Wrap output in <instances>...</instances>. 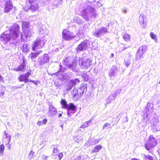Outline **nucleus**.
Here are the masks:
<instances>
[{"label": "nucleus", "instance_id": "nucleus-26", "mask_svg": "<svg viewBox=\"0 0 160 160\" xmlns=\"http://www.w3.org/2000/svg\"><path fill=\"white\" fill-rule=\"evenodd\" d=\"M22 49L23 52H26L29 51L30 48L28 47V44H24L22 48Z\"/></svg>", "mask_w": 160, "mask_h": 160}, {"label": "nucleus", "instance_id": "nucleus-46", "mask_svg": "<svg viewBox=\"0 0 160 160\" xmlns=\"http://www.w3.org/2000/svg\"><path fill=\"white\" fill-rule=\"evenodd\" d=\"M63 154L61 152V153H60L58 155L59 159L60 160V159H61V158H62V157H63Z\"/></svg>", "mask_w": 160, "mask_h": 160}, {"label": "nucleus", "instance_id": "nucleus-61", "mask_svg": "<svg viewBox=\"0 0 160 160\" xmlns=\"http://www.w3.org/2000/svg\"><path fill=\"white\" fill-rule=\"evenodd\" d=\"M21 38H22V40H24V39L23 38V37L22 34V33H21Z\"/></svg>", "mask_w": 160, "mask_h": 160}, {"label": "nucleus", "instance_id": "nucleus-40", "mask_svg": "<svg viewBox=\"0 0 160 160\" xmlns=\"http://www.w3.org/2000/svg\"><path fill=\"white\" fill-rule=\"evenodd\" d=\"M5 138L7 139V140L8 141V144H9L11 142V137L10 136V135H8V136H6Z\"/></svg>", "mask_w": 160, "mask_h": 160}, {"label": "nucleus", "instance_id": "nucleus-2", "mask_svg": "<svg viewBox=\"0 0 160 160\" xmlns=\"http://www.w3.org/2000/svg\"><path fill=\"white\" fill-rule=\"evenodd\" d=\"M95 0H88V2H82L80 5L79 11L83 19L88 22L92 18H96L97 13L96 10L93 7L92 3Z\"/></svg>", "mask_w": 160, "mask_h": 160}, {"label": "nucleus", "instance_id": "nucleus-30", "mask_svg": "<svg viewBox=\"0 0 160 160\" xmlns=\"http://www.w3.org/2000/svg\"><path fill=\"white\" fill-rule=\"evenodd\" d=\"M79 93V91L78 89L77 90L76 88H74L72 92V93L73 97H75L77 95H78Z\"/></svg>", "mask_w": 160, "mask_h": 160}, {"label": "nucleus", "instance_id": "nucleus-45", "mask_svg": "<svg viewBox=\"0 0 160 160\" xmlns=\"http://www.w3.org/2000/svg\"><path fill=\"white\" fill-rule=\"evenodd\" d=\"M42 122L43 125L45 124L47 122V119L46 118H45L42 120Z\"/></svg>", "mask_w": 160, "mask_h": 160}, {"label": "nucleus", "instance_id": "nucleus-63", "mask_svg": "<svg viewBox=\"0 0 160 160\" xmlns=\"http://www.w3.org/2000/svg\"><path fill=\"white\" fill-rule=\"evenodd\" d=\"M114 55L113 53H112L111 54L110 57L111 58L113 57H114Z\"/></svg>", "mask_w": 160, "mask_h": 160}, {"label": "nucleus", "instance_id": "nucleus-64", "mask_svg": "<svg viewBox=\"0 0 160 160\" xmlns=\"http://www.w3.org/2000/svg\"><path fill=\"white\" fill-rule=\"evenodd\" d=\"M131 160H140L135 158H133Z\"/></svg>", "mask_w": 160, "mask_h": 160}, {"label": "nucleus", "instance_id": "nucleus-48", "mask_svg": "<svg viewBox=\"0 0 160 160\" xmlns=\"http://www.w3.org/2000/svg\"><path fill=\"white\" fill-rule=\"evenodd\" d=\"M37 125H38L39 126H40L41 125H42L43 124L42 123V122L41 121H38L37 123Z\"/></svg>", "mask_w": 160, "mask_h": 160}, {"label": "nucleus", "instance_id": "nucleus-54", "mask_svg": "<svg viewBox=\"0 0 160 160\" xmlns=\"http://www.w3.org/2000/svg\"><path fill=\"white\" fill-rule=\"evenodd\" d=\"M37 0H29V2L30 3L35 2Z\"/></svg>", "mask_w": 160, "mask_h": 160}, {"label": "nucleus", "instance_id": "nucleus-31", "mask_svg": "<svg viewBox=\"0 0 160 160\" xmlns=\"http://www.w3.org/2000/svg\"><path fill=\"white\" fill-rule=\"evenodd\" d=\"M115 98H114V96H113L112 95H111L107 98V103H110L112 102V101H114L115 100Z\"/></svg>", "mask_w": 160, "mask_h": 160}, {"label": "nucleus", "instance_id": "nucleus-36", "mask_svg": "<svg viewBox=\"0 0 160 160\" xmlns=\"http://www.w3.org/2000/svg\"><path fill=\"white\" fill-rule=\"evenodd\" d=\"M144 160H154L153 157L150 155H144Z\"/></svg>", "mask_w": 160, "mask_h": 160}, {"label": "nucleus", "instance_id": "nucleus-12", "mask_svg": "<svg viewBox=\"0 0 160 160\" xmlns=\"http://www.w3.org/2000/svg\"><path fill=\"white\" fill-rule=\"evenodd\" d=\"M63 38L65 40H70L75 37V35L67 29L63 30L62 32Z\"/></svg>", "mask_w": 160, "mask_h": 160}, {"label": "nucleus", "instance_id": "nucleus-28", "mask_svg": "<svg viewBox=\"0 0 160 160\" xmlns=\"http://www.w3.org/2000/svg\"><path fill=\"white\" fill-rule=\"evenodd\" d=\"M38 4L37 3L32 4L30 8V9L32 11H35L38 10Z\"/></svg>", "mask_w": 160, "mask_h": 160}, {"label": "nucleus", "instance_id": "nucleus-27", "mask_svg": "<svg viewBox=\"0 0 160 160\" xmlns=\"http://www.w3.org/2000/svg\"><path fill=\"white\" fill-rule=\"evenodd\" d=\"M29 23L27 21L23 22L22 24V29L23 30H28V27L29 26Z\"/></svg>", "mask_w": 160, "mask_h": 160}, {"label": "nucleus", "instance_id": "nucleus-25", "mask_svg": "<svg viewBox=\"0 0 160 160\" xmlns=\"http://www.w3.org/2000/svg\"><path fill=\"white\" fill-rule=\"evenodd\" d=\"M59 69L58 71L55 73H53L52 74V75H55L56 76H58V73L60 72H63L65 71L66 68L64 67H63L61 65V64L59 65Z\"/></svg>", "mask_w": 160, "mask_h": 160}, {"label": "nucleus", "instance_id": "nucleus-1", "mask_svg": "<svg viewBox=\"0 0 160 160\" xmlns=\"http://www.w3.org/2000/svg\"><path fill=\"white\" fill-rule=\"evenodd\" d=\"M20 34L18 25L14 24L10 28L9 31H6L0 36V41L4 44L8 45L11 43L16 46L19 45L21 41L17 40Z\"/></svg>", "mask_w": 160, "mask_h": 160}, {"label": "nucleus", "instance_id": "nucleus-5", "mask_svg": "<svg viewBox=\"0 0 160 160\" xmlns=\"http://www.w3.org/2000/svg\"><path fill=\"white\" fill-rule=\"evenodd\" d=\"M144 118H151V116H155V113L153 111V104L150 102H148L144 111Z\"/></svg>", "mask_w": 160, "mask_h": 160}, {"label": "nucleus", "instance_id": "nucleus-13", "mask_svg": "<svg viewBox=\"0 0 160 160\" xmlns=\"http://www.w3.org/2000/svg\"><path fill=\"white\" fill-rule=\"evenodd\" d=\"M119 71V69L116 66H112L110 68L108 71V75L109 77L111 78L112 77L116 76Z\"/></svg>", "mask_w": 160, "mask_h": 160}, {"label": "nucleus", "instance_id": "nucleus-20", "mask_svg": "<svg viewBox=\"0 0 160 160\" xmlns=\"http://www.w3.org/2000/svg\"><path fill=\"white\" fill-rule=\"evenodd\" d=\"M26 68V62L24 60H23L22 62L20 65L18 67L14 68V70L16 71H22L24 72L25 68Z\"/></svg>", "mask_w": 160, "mask_h": 160}, {"label": "nucleus", "instance_id": "nucleus-10", "mask_svg": "<svg viewBox=\"0 0 160 160\" xmlns=\"http://www.w3.org/2000/svg\"><path fill=\"white\" fill-rule=\"evenodd\" d=\"M108 32V29L104 27H102L96 29L93 35L95 37L99 38Z\"/></svg>", "mask_w": 160, "mask_h": 160}, {"label": "nucleus", "instance_id": "nucleus-49", "mask_svg": "<svg viewBox=\"0 0 160 160\" xmlns=\"http://www.w3.org/2000/svg\"><path fill=\"white\" fill-rule=\"evenodd\" d=\"M56 2V4H58V3H60L62 1V0H54Z\"/></svg>", "mask_w": 160, "mask_h": 160}, {"label": "nucleus", "instance_id": "nucleus-59", "mask_svg": "<svg viewBox=\"0 0 160 160\" xmlns=\"http://www.w3.org/2000/svg\"><path fill=\"white\" fill-rule=\"evenodd\" d=\"M4 134L6 136H8V134L6 132V131H5L4 132Z\"/></svg>", "mask_w": 160, "mask_h": 160}, {"label": "nucleus", "instance_id": "nucleus-39", "mask_svg": "<svg viewBox=\"0 0 160 160\" xmlns=\"http://www.w3.org/2000/svg\"><path fill=\"white\" fill-rule=\"evenodd\" d=\"M150 36L151 38L155 40L157 39V36L156 35L152 32H151L150 33Z\"/></svg>", "mask_w": 160, "mask_h": 160}, {"label": "nucleus", "instance_id": "nucleus-17", "mask_svg": "<svg viewBox=\"0 0 160 160\" xmlns=\"http://www.w3.org/2000/svg\"><path fill=\"white\" fill-rule=\"evenodd\" d=\"M147 18L144 14H141L139 18V22L140 25L143 28H145L146 27L147 24Z\"/></svg>", "mask_w": 160, "mask_h": 160}, {"label": "nucleus", "instance_id": "nucleus-55", "mask_svg": "<svg viewBox=\"0 0 160 160\" xmlns=\"http://www.w3.org/2000/svg\"><path fill=\"white\" fill-rule=\"evenodd\" d=\"M34 153V152L32 151H31L30 152V154L29 155V156H30V154H31L32 155V156H30L31 157H32V154Z\"/></svg>", "mask_w": 160, "mask_h": 160}, {"label": "nucleus", "instance_id": "nucleus-18", "mask_svg": "<svg viewBox=\"0 0 160 160\" xmlns=\"http://www.w3.org/2000/svg\"><path fill=\"white\" fill-rule=\"evenodd\" d=\"M48 113L50 116H54L56 115L57 111L56 108L51 104L49 105Z\"/></svg>", "mask_w": 160, "mask_h": 160}, {"label": "nucleus", "instance_id": "nucleus-33", "mask_svg": "<svg viewBox=\"0 0 160 160\" xmlns=\"http://www.w3.org/2000/svg\"><path fill=\"white\" fill-rule=\"evenodd\" d=\"M112 128L111 127V124L108 122L105 123L102 127V129L105 130L108 129L109 128Z\"/></svg>", "mask_w": 160, "mask_h": 160}, {"label": "nucleus", "instance_id": "nucleus-24", "mask_svg": "<svg viewBox=\"0 0 160 160\" xmlns=\"http://www.w3.org/2000/svg\"><path fill=\"white\" fill-rule=\"evenodd\" d=\"M18 79L20 82H24L25 83L29 82V79L27 78L23 74L21 75L18 77Z\"/></svg>", "mask_w": 160, "mask_h": 160}, {"label": "nucleus", "instance_id": "nucleus-19", "mask_svg": "<svg viewBox=\"0 0 160 160\" xmlns=\"http://www.w3.org/2000/svg\"><path fill=\"white\" fill-rule=\"evenodd\" d=\"M87 84L83 83L81 84L78 89L79 93L81 96L83 93L86 92L87 90Z\"/></svg>", "mask_w": 160, "mask_h": 160}, {"label": "nucleus", "instance_id": "nucleus-29", "mask_svg": "<svg viewBox=\"0 0 160 160\" xmlns=\"http://www.w3.org/2000/svg\"><path fill=\"white\" fill-rule=\"evenodd\" d=\"M102 147V146L100 145H97L92 150V152H98L101 150Z\"/></svg>", "mask_w": 160, "mask_h": 160}, {"label": "nucleus", "instance_id": "nucleus-8", "mask_svg": "<svg viewBox=\"0 0 160 160\" xmlns=\"http://www.w3.org/2000/svg\"><path fill=\"white\" fill-rule=\"evenodd\" d=\"M46 40L44 37L37 39L34 42L32 46V50L35 51L36 49L40 48L43 47L46 43Z\"/></svg>", "mask_w": 160, "mask_h": 160}, {"label": "nucleus", "instance_id": "nucleus-15", "mask_svg": "<svg viewBox=\"0 0 160 160\" xmlns=\"http://www.w3.org/2000/svg\"><path fill=\"white\" fill-rule=\"evenodd\" d=\"M80 82V80L77 78L70 80L68 84L65 86V89L67 91H69L77 83Z\"/></svg>", "mask_w": 160, "mask_h": 160}, {"label": "nucleus", "instance_id": "nucleus-38", "mask_svg": "<svg viewBox=\"0 0 160 160\" xmlns=\"http://www.w3.org/2000/svg\"><path fill=\"white\" fill-rule=\"evenodd\" d=\"M89 122H86L84 124H83L81 127V128H85L88 127L89 126Z\"/></svg>", "mask_w": 160, "mask_h": 160}, {"label": "nucleus", "instance_id": "nucleus-21", "mask_svg": "<svg viewBox=\"0 0 160 160\" xmlns=\"http://www.w3.org/2000/svg\"><path fill=\"white\" fill-rule=\"evenodd\" d=\"M66 109L67 110L72 111L75 112L76 111V107L73 103H70L68 104Z\"/></svg>", "mask_w": 160, "mask_h": 160}, {"label": "nucleus", "instance_id": "nucleus-3", "mask_svg": "<svg viewBox=\"0 0 160 160\" xmlns=\"http://www.w3.org/2000/svg\"><path fill=\"white\" fill-rule=\"evenodd\" d=\"M63 63L67 66L68 68L74 72H78V69H77V64L71 57H67L63 60Z\"/></svg>", "mask_w": 160, "mask_h": 160}, {"label": "nucleus", "instance_id": "nucleus-43", "mask_svg": "<svg viewBox=\"0 0 160 160\" xmlns=\"http://www.w3.org/2000/svg\"><path fill=\"white\" fill-rule=\"evenodd\" d=\"M29 82H31L34 83L36 85H37L38 84V81H34L32 80H29Z\"/></svg>", "mask_w": 160, "mask_h": 160}, {"label": "nucleus", "instance_id": "nucleus-41", "mask_svg": "<svg viewBox=\"0 0 160 160\" xmlns=\"http://www.w3.org/2000/svg\"><path fill=\"white\" fill-rule=\"evenodd\" d=\"M39 55V53H32L31 55V57L32 59L36 57Z\"/></svg>", "mask_w": 160, "mask_h": 160}, {"label": "nucleus", "instance_id": "nucleus-57", "mask_svg": "<svg viewBox=\"0 0 160 160\" xmlns=\"http://www.w3.org/2000/svg\"><path fill=\"white\" fill-rule=\"evenodd\" d=\"M130 46H128V47H124L123 48L122 50H123V51H124V50H125L126 49H127V48H130Z\"/></svg>", "mask_w": 160, "mask_h": 160}, {"label": "nucleus", "instance_id": "nucleus-23", "mask_svg": "<svg viewBox=\"0 0 160 160\" xmlns=\"http://www.w3.org/2000/svg\"><path fill=\"white\" fill-rule=\"evenodd\" d=\"M24 36L26 40H29V38L32 36L31 32L28 30H23Z\"/></svg>", "mask_w": 160, "mask_h": 160}, {"label": "nucleus", "instance_id": "nucleus-22", "mask_svg": "<svg viewBox=\"0 0 160 160\" xmlns=\"http://www.w3.org/2000/svg\"><path fill=\"white\" fill-rule=\"evenodd\" d=\"M131 57V55L130 53H128L125 58L124 62L127 67H128L130 64Z\"/></svg>", "mask_w": 160, "mask_h": 160}, {"label": "nucleus", "instance_id": "nucleus-62", "mask_svg": "<svg viewBox=\"0 0 160 160\" xmlns=\"http://www.w3.org/2000/svg\"><path fill=\"white\" fill-rule=\"evenodd\" d=\"M48 158V156H46L43 159V160H46Z\"/></svg>", "mask_w": 160, "mask_h": 160}, {"label": "nucleus", "instance_id": "nucleus-50", "mask_svg": "<svg viewBox=\"0 0 160 160\" xmlns=\"http://www.w3.org/2000/svg\"><path fill=\"white\" fill-rule=\"evenodd\" d=\"M61 75L62 76V78H60L61 80L62 81L65 80V78L64 77L65 75L64 74H62Z\"/></svg>", "mask_w": 160, "mask_h": 160}, {"label": "nucleus", "instance_id": "nucleus-16", "mask_svg": "<svg viewBox=\"0 0 160 160\" xmlns=\"http://www.w3.org/2000/svg\"><path fill=\"white\" fill-rule=\"evenodd\" d=\"M49 60V58L48 54H44L42 57L39 58V65L41 66L46 64Z\"/></svg>", "mask_w": 160, "mask_h": 160}, {"label": "nucleus", "instance_id": "nucleus-34", "mask_svg": "<svg viewBox=\"0 0 160 160\" xmlns=\"http://www.w3.org/2000/svg\"><path fill=\"white\" fill-rule=\"evenodd\" d=\"M5 94V88L0 85V98H2Z\"/></svg>", "mask_w": 160, "mask_h": 160}, {"label": "nucleus", "instance_id": "nucleus-56", "mask_svg": "<svg viewBox=\"0 0 160 160\" xmlns=\"http://www.w3.org/2000/svg\"><path fill=\"white\" fill-rule=\"evenodd\" d=\"M71 112V111L69 110H67V115L69 117L70 116V113Z\"/></svg>", "mask_w": 160, "mask_h": 160}, {"label": "nucleus", "instance_id": "nucleus-60", "mask_svg": "<svg viewBox=\"0 0 160 160\" xmlns=\"http://www.w3.org/2000/svg\"><path fill=\"white\" fill-rule=\"evenodd\" d=\"M81 159V157L80 156H78V157L77 159H76V160H79Z\"/></svg>", "mask_w": 160, "mask_h": 160}, {"label": "nucleus", "instance_id": "nucleus-53", "mask_svg": "<svg viewBox=\"0 0 160 160\" xmlns=\"http://www.w3.org/2000/svg\"><path fill=\"white\" fill-rule=\"evenodd\" d=\"M118 94L117 92L116 91L112 95L113 96H114V98H115V97L117 96Z\"/></svg>", "mask_w": 160, "mask_h": 160}, {"label": "nucleus", "instance_id": "nucleus-11", "mask_svg": "<svg viewBox=\"0 0 160 160\" xmlns=\"http://www.w3.org/2000/svg\"><path fill=\"white\" fill-rule=\"evenodd\" d=\"M90 43L89 40H85L79 44L76 48V50L77 52H79L80 51L86 50L89 48L90 46Z\"/></svg>", "mask_w": 160, "mask_h": 160}, {"label": "nucleus", "instance_id": "nucleus-6", "mask_svg": "<svg viewBox=\"0 0 160 160\" xmlns=\"http://www.w3.org/2000/svg\"><path fill=\"white\" fill-rule=\"evenodd\" d=\"M157 144V140L153 135H150L145 144V148L147 150L153 148Z\"/></svg>", "mask_w": 160, "mask_h": 160}, {"label": "nucleus", "instance_id": "nucleus-44", "mask_svg": "<svg viewBox=\"0 0 160 160\" xmlns=\"http://www.w3.org/2000/svg\"><path fill=\"white\" fill-rule=\"evenodd\" d=\"M58 152V150L57 148H54V149L53 150V154L52 155H55L54 154H57V153Z\"/></svg>", "mask_w": 160, "mask_h": 160}, {"label": "nucleus", "instance_id": "nucleus-14", "mask_svg": "<svg viewBox=\"0 0 160 160\" xmlns=\"http://www.w3.org/2000/svg\"><path fill=\"white\" fill-rule=\"evenodd\" d=\"M147 49V47L146 45H143L139 47L136 53V60H139L142 56L143 54L145 53Z\"/></svg>", "mask_w": 160, "mask_h": 160}, {"label": "nucleus", "instance_id": "nucleus-51", "mask_svg": "<svg viewBox=\"0 0 160 160\" xmlns=\"http://www.w3.org/2000/svg\"><path fill=\"white\" fill-rule=\"evenodd\" d=\"M116 91L117 92L118 94H120L122 91V89H117Z\"/></svg>", "mask_w": 160, "mask_h": 160}, {"label": "nucleus", "instance_id": "nucleus-7", "mask_svg": "<svg viewBox=\"0 0 160 160\" xmlns=\"http://www.w3.org/2000/svg\"><path fill=\"white\" fill-rule=\"evenodd\" d=\"M0 4L2 7H4L3 11L5 13L9 12L13 9L12 3L11 0H1Z\"/></svg>", "mask_w": 160, "mask_h": 160}, {"label": "nucleus", "instance_id": "nucleus-52", "mask_svg": "<svg viewBox=\"0 0 160 160\" xmlns=\"http://www.w3.org/2000/svg\"><path fill=\"white\" fill-rule=\"evenodd\" d=\"M118 94L117 92L116 91L112 95L113 96H114V98H115V97L117 96Z\"/></svg>", "mask_w": 160, "mask_h": 160}, {"label": "nucleus", "instance_id": "nucleus-37", "mask_svg": "<svg viewBox=\"0 0 160 160\" xmlns=\"http://www.w3.org/2000/svg\"><path fill=\"white\" fill-rule=\"evenodd\" d=\"M5 149V147L3 144H1L0 145V155L2 156L3 153Z\"/></svg>", "mask_w": 160, "mask_h": 160}, {"label": "nucleus", "instance_id": "nucleus-9", "mask_svg": "<svg viewBox=\"0 0 160 160\" xmlns=\"http://www.w3.org/2000/svg\"><path fill=\"white\" fill-rule=\"evenodd\" d=\"M155 116L153 117V116H152V117L151 116L150 118V117L148 118V120L150 121V126L151 129L154 132H156L158 131L157 128L159 126V121L158 119L155 118Z\"/></svg>", "mask_w": 160, "mask_h": 160}, {"label": "nucleus", "instance_id": "nucleus-32", "mask_svg": "<svg viewBox=\"0 0 160 160\" xmlns=\"http://www.w3.org/2000/svg\"><path fill=\"white\" fill-rule=\"evenodd\" d=\"M123 38L124 40L126 41H128L130 40V37L129 34H126L123 35Z\"/></svg>", "mask_w": 160, "mask_h": 160}, {"label": "nucleus", "instance_id": "nucleus-4", "mask_svg": "<svg viewBox=\"0 0 160 160\" xmlns=\"http://www.w3.org/2000/svg\"><path fill=\"white\" fill-rule=\"evenodd\" d=\"M78 62L79 66L82 69H87L92 64V61L87 56L79 57Z\"/></svg>", "mask_w": 160, "mask_h": 160}, {"label": "nucleus", "instance_id": "nucleus-58", "mask_svg": "<svg viewBox=\"0 0 160 160\" xmlns=\"http://www.w3.org/2000/svg\"><path fill=\"white\" fill-rule=\"evenodd\" d=\"M122 11L124 13H126L127 12V11L126 10L122 9Z\"/></svg>", "mask_w": 160, "mask_h": 160}, {"label": "nucleus", "instance_id": "nucleus-47", "mask_svg": "<svg viewBox=\"0 0 160 160\" xmlns=\"http://www.w3.org/2000/svg\"><path fill=\"white\" fill-rule=\"evenodd\" d=\"M100 1H99L98 2H94V3H97V6L98 7H100L102 5V4H101L100 2Z\"/></svg>", "mask_w": 160, "mask_h": 160}, {"label": "nucleus", "instance_id": "nucleus-42", "mask_svg": "<svg viewBox=\"0 0 160 160\" xmlns=\"http://www.w3.org/2000/svg\"><path fill=\"white\" fill-rule=\"evenodd\" d=\"M31 72H27L26 73H25V74H24V75L26 78L28 79H29L28 78L30 75H31Z\"/></svg>", "mask_w": 160, "mask_h": 160}, {"label": "nucleus", "instance_id": "nucleus-35", "mask_svg": "<svg viewBox=\"0 0 160 160\" xmlns=\"http://www.w3.org/2000/svg\"><path fill=\"white\" fill-rule=\"evenodd\" d=\"M61 103L63 107L64 108H66L68 104H67L66 100L65 99H62Z\"/></svg>", "mask_w": 160, "mask_h": 160}]
</instances>
